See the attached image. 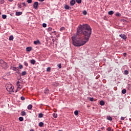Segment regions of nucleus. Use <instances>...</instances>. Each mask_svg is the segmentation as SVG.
<instances>
[{
	"label": "nucleus",
	"mask_w": 131,
	"mask_h": 131,
	"mask_svg": "<svg viewBox=\"0 0 131 131\" xmlns=\"http://www.w3.org/2000/svg\"><path fill=\"white\" fill-rule=\"evenodd\" d=\"M52 33H56V31H53L51 32Z\"/></svg>",
	"instance_id": "52"
},
{
	"label": "nucleus",
	"mask_w": 131,
	"mask_h": 131,
	"mask_svg": "<svg viewBox=\"0 0 131 131\" xmlns=\"http://www.w3.org/2000/svg\"><path fill=\"white\" fill-rule=\"evenodd\" d=\"M52 30H53V29L51 27L48 28V31H52Z\"/></svg>",
	"instance_id": "42"
},
{
	"label": "nucleus",
	"mask_w": 131,
	"mask_h": 131,
	"mask_svg": "<svg viewBox=\"0 0 131 131\" xmlns=\"http://www.w3.org/2000/svg\"><path fill=\"white\" fill-rule=\"evenodd\" d=\"M101 129H102V130H104V129H105V127H101Z\"/></svg>",
	"instance_id": "50"
},
{
	"label": "nucleus",
	"mask_w": 131,
	"mask_h": 131,
	"mask_svg": "<svg viewBox=\"0 0 131 131\" xmlns=\"http://www.w3.org/2000/svg\"><path fill=\"white\" fill-rule=\"evenodd\" d=\"M27 2L28 4H31L32 3V0H27Z\"/></svg>",
	"instance_id": "34"
},
{
	"label": "nucleus",
	"mask_w": 131,
	"mask_h": 131,
	"mask_svg": "<svg viewBox=\"0 0 131 131\" xmlns=\"http://www.w3.org/2000/svg\"><path fill=\"white\" fill-rule=\"evenodd\" d=\"M74 114L76 115V116H77V115H78V111H75L74 112Z\"/></svg>",
	"instance_id": "29"
},
{
	"label": "nucleus",
	"mask_w": 131,
	"mask_h": 131,
	"mask_svg": "<svg viewBox=\"0 0 131 131\" xmlns=\"http://www.w3.org/2000/svg\"><path fill=\"white\" fill-rule=\"evenodd\" d=\"M21 75L22 76H24V75H26V71H24L21 73Z\"/></svg>",
	"instance_id": "30"
},
{
	"label": "nucleus",
	"mask_w": 131,
	"mask_h": 131,
	"mask_svg": "<svg viewBox=\"0 0 131 131\" xmlns=\"http://www.w3.org/2000/svg\"><path fill=\"white\" fill-rule=\"evenodd\" d=\"M31 64H32V65H34V64H35V60L34 59H31L30 61Z\"/></svg>",
	"instance_id": "13"
},
{
	"label": "nucleus",
	"mask_w": 131,
	"mask_h": 131,
	"mask_svg": "<svg viewBox=\"0 0 131 131\" xmlns=\"http://www.w3.org/2000/svg\"><path fill=\"white\" fill-rule=\"evenodd\" d=\"M31 50H32V47H27L26 48L27 52H30L31 51Z\"/></svg>",
	"instance_id": "12"
},
{
	"label": "nucleus",
	"mask_w": 131,
	"mask_h": 131,
	"mask_svg": "<svg viewBox=\"0 0 131 131\" xmlns=\"http://www.w3.org/2000/svg\"><path fill=\"white\" fill-rule=\"evenodd\" d=\"M0 131H5V130H4V127H0Z\"/></svg>",
	"instance_id": "46"
},
{
	"label": "nucleus",
	"mask_w": 131,
	"mask_h": 131,
	"mask_svg": "<svg viewBox=\"0 0 131 131\" xmlns=\"http://www.w3.org/2000/svg\"><path fill=\"white\" fill-rule=\"evenodd\" d=\"M50 93V90L48 88H46L44 90V93H45L46 95H48Z\"/></svg>",
	"instance_id": "8"
},
{
	"label": "nucleus",
	"mask_w": 131,
	"mask_h": 131,
	"mask_svg": "<svg viewBox=\"0 0 131 131\" xmlns=\"http://www.w3.org/2000/svg\"><path fill=\"white\" fill-rule=\"evenodd\" d=\"M4 3H5V0H1L0 3H1V4H4Z\"/></svg>",
	"instance_id": "47"
},
{
	"label": "nucleus",
	"mask_w": 131,
	"mask_h": 131,
	"mask_svg": "<svg viewBox=\"0 0 131 131\" xmlns=\"http://www.w3.org/2000/svg\"><path fill=\"white\" fill-rule=\"evenodd\" d=\"M13 39H14V36L13 35L10 36L9 40H13Z\"/></svg>",
	"instance_id": "20"
},
{
	"label": "nucleus",
	"mask_w": 131,
	"mask_h": 131,
	"mask_svg": "<svg viewBox=\"0 0 131 131\" xmlns=\"http://www.w3.org/2000/svg\"><path fill=\"white\" fill-rule=\"evenodd\" d=\"M65 29V27H62L60 29V31H62V30H64Z\"/></svg>",
	"instance_id": "41"
},
{
	"label": "nucleus",
	"mask_w": 131,
	"mask_h": 131,
	"mask_svg": "<svg viewBox=\"0 0 131 131\" xmlns=\"http://www.w3.org/2000/svg\"><path fill=\"white\" fill-rule=\"evenodd\" d=\"M43 125V122H41L39 123V126H40V127H41Z\"/></svg>",
	"instance_id": "27"
},
{
	"label": "nucleus",
	"mask_w": 131,
	"mask_h": 131,
	"mask_svg": "<svg viewBox=\"0 0 131 131\" xmlns=\"http://www.w3.org/2000/svg\"><path fill=\"white\" fill-rule=\"evenodd\" d=\"M47 72H50V71H51V68L48 67L47 69Z\"/></svg>",
	"instance_id": "35"
},
{
	"label": "nucleus",
	"mask_w": 131,
	"mask_h": 131,
	"mask_svg": "<svg viewBox=\"0 0 131 131\" xmlns=\"http://www.w3.org/2000/svg\"><path fill=\"white\" fill-rule=\"evenodd\" d=\"M120 37H121V38H122L123 39H126V38H127V37H126V35H125V34H121Z\"/></svg>",
	"instance_id": "5"
},
{
	"label": "nucleus",
	"mask_w": 131,
	"mask_h": 131,
	"mask_svg": "<svg viewBox=\"0 0 131 131\" xmlns=\"http://www.w3.org/2000/svg\"><path fill=\"white\" fill-rule=\"evenodd\" d=\"M76 2L77 4H81V0H76Z\"/></svg>",
	"instance_id": "31"
},
{
	"label": "nucleus",
	"mask_w": 131,
	"mask_h": 131,
	"mask_svg": "<svg viewBox=\"0 0 131 131\" xmlns=\"http://www.w3.org/2000/svg\"><path fill=\"white\" fill-rule=\"evenodd\" d=\"M129 72L127 70H125L124 72V74H125V75H127V74H128Z\"/></svg>",
	"instance_id": "24"
},
{
	"label": "nucleus",
	"mask_w": 131,
	"mask_h": 131,
	"mask_svg": "<svg viewBox=\"0 0 131 131\" xmlns=\"http://www.w3.org/2000/svg\"><path fill=\"white\" fill-rule=\"evenodd\" d=\"M116 16H118V17H120V16H121V14L120 13H119V12H117L116 14Z\"/></svg>",
	"instance_id": "32"
},
{
	"label": "nucleus",
	"mask_w": 131,
	"mask_h": 131,
	"mask_svg": "<svg viewBox=\"0 0 131 131\" xmlns=\"http://www.w3.org/2000/svg\"><path fill=\"white\" fill-rule=\"evenodd\" d=\"M21 114L22 116H25V115H26V112H25V111H22L21 112Z\"/></svg>",
	"instance_id": "17"
},
{
	"label": "nucleus",
	"mask_w": 131,
	"mask_h": 131,
	"mask_svg": "<svg viewBox=\"0 0 131 131\" xmlns=\"http://www.w3.org/2000/svg\"><path fill=\"white\" fill-rule=\"evenodd\" d=\"M3 19H7V15L3 14L2 15Z\"/></svg>",
	"instance_id": "28"
},
{
	"label": "nucleus",
	"mask_w": 131,
	"mask_h": 131,
	"mask_svg": "<svg viewBox=\"0 0 131 131\" xmlns=\"http://www.w3.org/2000/svg\"><path fill=\"white\" fill-rule=\"evenodd\" d=\"M22 5H23V7H26V3H25V2H23Z\"/></svg>",
	"instance_id": "48"
},
{
	"label": "nucleus",
	"mask_w": 131,
	"mask_h": 131,
	"mask_svg": "<svg viewBox=\"0 0 131 131\" xmlns=\"http://www.w3.org/2000/svg\"><path fill=\"white\" fill-rule=\"evenodd\" d=\"M92 34V28L88 24L79 25L77 33L72 37L73 45L75 47H81L89 40Z\"/></svg>",
	"instance_id": "1"
},
{
	"label": "nucleus",
	"mask_w": 131,
	"mask_h": 131,
	"mask_svg": "<svg viewBox=\"0 0 131 131\" xmlns=\"http://www.w3.org/2000/svg\"><path fill=\"white\" fill-rule=\"evenodd\" d=\"M9 1V2H13V1H14V0H8Z\"/></svg>",
	"instance_id": "53"
},
{
	"label": "nucleus",
	"mask_w": 131,
	"mask_h": 131,
	"mask_svg": "<svg viewBox=\"0 0 131 131\" xmlns=\"http://www.w3.org/2000/svg\"><path fill=\"white\" fill-rule=\"evenodd\" d=\"M122 94H126V89H123L122 90Z\"/></svg>",
	"instance_id": "22"
},
{
	"label": "nucleus",
	"mask_w": 131,
	"mask_h": 131,
	"mask_svg": "<svg viewBox=\"0 0 131 131\" xmlns=\"http://www.w3.org/2000/svg\"><path fill=\"white\" fill-rule=\"evenodd\" d=\"M58 67L59 68V69H61V68H62V66H61V63L58 64Z\"/></svg>",
	"instance_id": "44"
},
{
	"label": "nucleus",
	"mask_w": 131,
	"mask_h": 131,
	"mask_svg": "<svg viewBox=\"0 0 131 131\" xmlns=\"http://www.w3.org/2000/svg\"><path fill=\"white\" fill-rule=\"evenodd\" d=\"M107 131H113V129H112V128L111 127H108L107 128Z\"/></svg>",
	"instance_id": "33"
},
{
	"label": "nucleus",
	"mask_w": 131,
	"mask_h": 131,
	"mask_svg": "<svg viewBox=\"0 0 131 131\" xmlns=\"http://www.w3.org/2000/svg\"><path fill=\"white\" fill-rule=\"evenodd\" d=\"M70 4L71 6H74L75 5V0H71Z\"/></svg>",
	"instance_id": "7"
},
{
	"label": "nucleus",
	"mask_w": 131,
	"mask_h": 131,
	"mask_svg": "<svg viewBox=\"0 0 131 131\" xmlns=\"http://www.w3.org/2000/svg\"><path fill=\"white\" fill-rule=\"evenodd\" d=\"M28 110H31V109H32V105L29 104L28 106Z\"/></svg>",
	"instance_id": "15"
},
{
	"label": "nucleus",
	"mask_w": 131,
	"mask_h": 131,
	"mask_svg": "<svg viewBox=\"0 0 131 131\" xmlns=\"http://www.w3.org/2000/svg\"><path fill=\"white\" fill-rule=\"evenodd\" d=\"M39 2H45V0H38Z\"/></svg>",
	"instance_id": "51"
},
{
	"label": "nucleus",
	"mask_w": 131,
	"mask_h": 131,
	"mask_svg": "<svg viewBox=\"0 0 131 131\" xmlns=\"http://www.w3.org/2000/svg\"><path fill=\"white\" fill-rule=\"evenodd\" d=\"M107 120H110V121H112V117L111 116H107Z\"/></svg>",
	"instance_id": "16"
},
{
	"label": "nucleus",
	"mask_w": 131,
	"mask_h": 131,
	"mask_svg": "<svg viewBox=\"0 0 131 131\" xmlns=\"http://www.w3.org/2000/svg\"><path fill=\"white\" fill-rule=\"evenodd\" d=\"M17 7L18 9H21L22 8V5H21V3H18L17 4Z\"/></svg>",
	"instance_id": "19"
},
{
	"label": "nucleus",
	"mask_w": 131,
	"mask_h": 131,
	"mask_svg": "<svg viewBox=\"0 0 131 131\" xmlns=\"http://www.w3.org/2000/svg\"><path fill=\"white\" fill-rule=\"evenodd\" d=\"M99 104L101 106H104V105H105V102H104L103 100H101L100 101Z\"/></svg>",
	"instance_id": "11"
},
{
	"label": "nucleus",
	"mask_w": 131,
	"mask_h": 131,
	"mask_svg": "<svg viewBox=\"0 0 131 131\" xmlns=\"http://www.w3.org/2000/svg\"><path fill=\"white\" fill-rule=\"evenodd\" d=\"M24 65H25V66H26L27 67L28 66V63H27V62H26V61H25Z\"/></svg>",
	"instance_id": "36"
},
{
	"label": "nucleus",
	"mask_w": 131,
	"mask_h": 131,
	"mask_svg": "<svg viewBox=\"0 0 131 131\" xmlns=\"http://www.w3.org/2000/svg\"><path fill=\"white\" fill-rule=\"evenodd\" d=\"M97 131H101V130H97Z\"/></svg>",
	"instance_id": "56"
},
{
	"label": "nucleus",
	"mask_w": 131,
	"mask_h": 131,
	"mask_svg": "<svg viewBox=\"0 0 131 131\" xmlns=\"http://www.w3.org/2000/svg\"><path fill=\"white\" fill-rule=\"evenodd\" d=\"M42 27H43L44 28H46V27H47V24L43 23V24H42Z\"/></svg>",
	"instance_id": "37"
},
{
	"label": "nucleus",
	"mask_w": 131,
	"mask_h": 131,
	"mask_svg": "<svg viewBox=\"0 0 131 131\" xmlns=\"http://www.w3.org/2000/svg\"><path fill=\"white\" fill-rule=\"evenodd\" d=\"M10 69H12L13 71H19V70H17V68L15 67H11Z\"/></svg>",
	"instance_id": "9"
},
{
	"label": "nucleus",
	"mask_w": 131,
	"mask_h": 131,
	"mask_svg": "<svg viewBox=\"0 0 131 131\" xmlns=\"http://www.w3.org/2000/svg\"><path fill=\"white\" fill-rule=\"evenodd\" d=\"M90 101L91 102H93V101H94V98L91 97V98H90Z\"/></svg>",
	"instance_id": "45"
},
{
	"label": "nucleus",
	"mask_w": 131,
	"mask_h": 131,
	"mask_svg": "<svg viewBox=\"0 0 131 131\" xmlns=\"http://www.w3.org/2000/svg\"><path fill=\"white\" fill-rule=\"evenodd\" d=\"M42 117H43V114H42V113L39 114L38 118H42Z\"/></svg>",
	"instance_id": "14"
},
{
	"label": "nucleus",
	"mask_w": 131,
	"mask_h": 131,
	"mask_svg": "<svg viewBox=\"0 0 131 131\" xmlns=\"http://www.w3.org/2000/svg\"><path fill=\"white\" fill-rule=\"evenodd\" d=\"M34 45H36V46H37V45H40V41H39V40L34 41Z\"/></svg>",
	"instance_id": "6"
},
{
	"label": "nucleus",
	"mask_w": 131,
	"mask_h": 131,
	"mask_svg": "<svg viewBox=\"0 0 131 131\" xmlns=\"http://www.w3.org/2000/svg\"><path fill=\"white\" fill-rule=\"evenodd\" d=\"M2 13L0 12V15H1Z\"/></svg>",
	"instance_id": "55"
},
{
	"label": "nucleus",
	"mask_w": 131,
	"mask_h": 131,
	"mask_svg": "<svg viewBox=\"0 0 131 131\" xmlns=\"http://www.w3.org/2000/svg\"><path fill=\"white\" fill-rule=\"evenodd\" d=\"M83 15H86L88 14V12H86V11L84 10L83 11Z\"/></svg>",
	"instance_id": "40"
},
{
	"label": "nucleus",
	"mask_w": 131,
	"mask_h": 131,
	"mask_svg": "<svg viewBox=\"0 0 131 131\" xmlns=\"http://www.w3.org/2000/svg\"><path fill=\"white\" fill-rule=\"evenodd\" d=\"M125 118H126V117H121V120H124V119H125Z\"/></svg>",
	"instance_id": "39"
},
{
	"label": "nucleus",
	"mask_w": 131,
	"mask_h": 131,
	"mask_svg": "<svg viewBox=\"0 0 131 131\" xmlns=\"http://www.w3.org/2000/svg\"><path fill=\"white\" fill-rule=\"evenodd\" d=\"M33 8L35 10H37L38 8V2H35L33 4Z\"/></svg>",
	"instance_id": "4"
},
{
	"label": "nucleus",
	"mask_w": 131,
	"mask_h": 131,
	"mask_svg": "<svg viewBox=\"0 0 131 131\" xmlns=\"http://www.w3.org/2000/svg\"><path fill=\"white\" fill-rule=\"evenodd\" d=\"M20 99L22 101H24V100H25V97H24V96H21Z\"/></svg>",
	"instance_id": "43"
},
{
	"label": "nucleus",
	"mask_w": 131,
	"mask_h": 131,
	"mask_svg": "<svg viewBox=\"0 0 131 131\" xmlns=\"http://www.w3.org/2000/svg\"><path fill=\"white\" fill-rule=\"evenodd\" d=\"M24 119L22 117H19L18 118V120H19V121H23Z\"/></svg>",
	"instance_id": "26"
},
{
	"label": "nucleus",
	"mask_w": 131,
	"mask_h": 131,
	"mask_svg": "<svg viewBox=\"0 0 131 131\" xmlns=\"http://www.w3.org/2000/svg\"><path fill=\"white\" fill-rule=\"evenodd\" d=\"M19 69H22V68H23V66H22V64H19L18 66Z\"/></svg>",
	"instance_id": "38"
},
{
	"label": "nucleus",
	"mask_w": 131,
	"mask_h": 131,
	"mask_svg": "<svg viewBox=\"0 0 131 131\" xmlns=\"http://www.w3.org/2000/svg\"><path fill=\"white\" fill-rule=\"evenodd\" d=\"M53 116L54 117V118H57V117H58V115L57 114H53Z\"/></svg>",
	"instance_id": "23"
},
{
	"label": "nucleus",
	"mask_w": 131,
	"mask_h": 131,
	"mask_svg": "<svg viewBox=\"0 0 131 131\" xmlns=\"http://www.w3.org/2000/svg\"><path fill=\"white\" fill-rule=\"evenodd\" d=\"M6 88L8 92H11V93H14V86H13V85L7 84Z\"/></svg>",
	"instance_id": "3"
},
{
	"label": "nucleus",
	"mask_w": 131,
	"mask_h": 131,
	"mask_svg": "<svg viewBox=\"0 0 131 131\" xmlns=\"http://www.w3.org/2000/svg\"><path fill=\"white\" fill-rule=\"evenodd\" d=\"M0 64L1 67H3L4 69H7V68H9V65H8V63L5 62L3 59L0 60Z\"/></svg>",
	"instance_id": "2"
},
{
	"label": "nucleus",
	"mask_w": 131,
	"mask_h": 131,
	"mask_svg": "<svg viewBox=\"0 0 131 131\" xmlns=\"http://www.w3.org/2000/svg\"><path fill=\"white\" fill-rule=\"evenodd\" d=\"M30 131H34V130H33V129H31Z\"/></svg>",
	"instance_id": "54"
},
{
	"label": "nucleus",
	"mask_w": 131,
	"mask_h": 131,
	"mask_svg": "<svg viewBox=\"0 0 131 131\" xmlns=\"http://www.w3.org/2000/svg\"><path fill=\"white\" fill-rule=\"evenodd\" d=\"M70 8V7L67 5L64 6V9H66V10H69Z\"/></svg>",
	"instance_id": "18"
},
{
	"label": "nucleus",
	"mask_w": 131,
	"mask_h": 131,
	"mask_svg": "<svg viewBox=\"0 0 131 131\" xmlns=\"http://www.w3.org/2000/svg\"><path fill=\"white\" fill-rule=\"evenodd\" d=\"M16 85H17V88H19V86H21V84H20V81H17V84Z\"/></svg>",
	"instance_id": "25"
},
{
	"label": "nucleus",
	"mask_w": 131,
	"mask_h": 131,
	"mask_svg": "<svg viewBox=\"0 0 131 131\" xmlns=\"http://www.w3.org/2000/svg\"><path fill=\"white\" fill-rule=\"evenodd\" d=\"M15 15L16 16H20V15H22V12H16Z\"/></svg>",
	"instance_id": "10"
},
{
	"label": "nucleus",
	"mask_w": 131,
	"mask_h": 131,
	"mask_svg": "<svg viewBox=\"0 0 131 131\" xmlns=\"http://www.w3.org/2000/svg\"><path fill=\"white\" fill-rule=\"evenodd\" d=\"M108 14V15H113L114 14V12H113V11H110Z\"/></svg>",
	"instance_id": "21"
},
{
	"label": "nucleus",
	"mask_w": 131,
	"mask_h": 131,
	"mask_svg": "<svg viewBox=\"0 0 131 131\" xmlns=\"http://www.w3.org/2000/svg\"><path fill=\"white\" fill-rule=\"evenodd\" d=\"M123 55L124 57H126L127 54H126V53H124L123 54Z\"/></svg>",
	"instance_id": "49"
}]
</instances>
